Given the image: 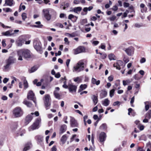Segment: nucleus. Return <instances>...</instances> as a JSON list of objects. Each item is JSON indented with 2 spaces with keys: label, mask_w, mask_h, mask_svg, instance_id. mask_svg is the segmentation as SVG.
Instances as JSON below:
<instances>
[{
  "label": "nucleus",
  "mask_w": 151,
  "mask_h": 151,
  "mask_svg": "<svg viewBox=\"0 0 151 151\" xmlns=\"http://www.w3.org/2000/svg\"><path fill=\"white\" fill-rule=\"evenodd\" d=\"M17 55L19 60H22L23 57L25 58H29L31 57L30 51L27 49L19 50L17 52Z\"/></svg>",
  "instance_id": "obj_1"
},
{
  "label": "nucleus",
  "mask_w": 151,
  "mask_h": 151,
  "mask_svg": "<svg viewBox=\"0 0 151 151\" xmlns=\"http://www.w3.org/2000/svg\"><path fill=\"white\" fill-rule=\"evenodd\" d=\"M84 60H79L73 67V72L79 73L84 70Z\"/></svg>",
  "instance_id": "obj_2"
},
{
  "label": "nucleus",
  "mask_w": 151,
  "mask_h": 151,
  "mask_svg": "<svg viewBox=\"0 0 151 151\" xmlns=\"http://www.w3.org/2000/svg\"><path fill=\"white\" fill-rule=\"evenodd\" d=\"M23 113V110L19 107L15 108L13 111V114L15 117H19L22 116Z\"/></svg>",
  "instance_id": "obj_3"
},
{
  "label": "nucleus",
  "mask_w": 151,
  "mask_h": 151,
  "mask_svg": "<svg viewBox=\"0 0 151 151\" xmlns=\"http://www.w3.org/2000/svg\"><path fill=\"white\" fill-rule=\"evenodd\" d=\"M41 119L40 118H37L33 124L29 128V131H31L35 130L38 128V126L40 123Z\"/></svg>",
  "instance_id": "obj_4"
},
{
  "label": "nucleus",
  "mask_w": 151,
  "mask_h": 151,
  "mask_svg": "<svg viewBox=\"0 0 151 151\" xmlns=\"http://www.w3.org/2000/svg\"><path fill=\"white\" fill-rule=\"evenodd\" d=\"M43 15L47 21H50L52 17L51 15L50 14L49 9H44L42 10Z\"/></svg>",
  "instance_id": "obj_5"
},
{
  "label": "nucleus",
  "mask_w": 151,
  "mask_h": 151,
  "mask_svg": "<svg viewBox=\"0 0 151 151\" xmlns=\"http://www.w3.org/2000/svg\"><path fill=\"white\" fill-rule=\"evenodd\" d=\"M41 45V43L39 41L36 40L34 41L33 46L40 53L42 52Z\"/></svg>",
  "instance_id": "obj_6"
},
{
  "label": "nucleus",
  "mask_w": 151,
  "mask_h": 151,
  "mask_svg": "<svg viewBox=\"0 0 151 151\" xmlns=\"http://www.w3.org/2000/svg\"><path fill=\"white\" fill-rule=\"evenodd\" d=\"M50 96L48 95H46L45 96L44 101L46 109H49L50 108Z\"/></svg>",
  "instance_id": "obj_7"
},
{
  "label": "nucleus",
  "mask_w": 151,
  "mask_h": 151,
  "mask_svg": "<svg viewBox=\"0 0 151 151\" xmlns=\"http://www.w3.org/2000/svg\"><path fill=\"white\" fill-rule=\"evenodd\" d=\"M73 51L74 52V54L75 55H77V54L85 52V49L84 47L79 46L76 48L74 49L73 50Z\"/></svg>",
  "instance_id": "obj_8"
},
{
  "label": "nucleus",
  "mask_w": 151,
  "mask_h": 151,
  "mask_svg": "<svg viewBox=\"0 0 151 151\" xmlns=\"http://www.w3.org/2000/svg\"><path fill=\"white\" fill-rule=\"evenodd\" d=\"M127 54L129 56H132L134 53V48L132 47H129L127 48L124 49Z\"/></svg>",
  "instance_id": "obj_9"
},
{
  "label": "nucleus",
  "mask_w": 151,
  "mask_h": 151,
  "mask_svg": "<svg viewBox=\"0 0 151 151\" xmlns=\"http://www.w3.org/2000/svg\"><path fill=\"white\" fill-rule=\"evenodd\" d=\"M77 86L71 84H68V89L70 92L73 93H76Z\"/></svg>",
  "instance_id": "obj_10"
},
{
  "label": "nucleus",
  "mask_w": 151,
  "mask_h": 151,
  "mask_svg": "<svg viewBox=\"0 0 151 151\" xmlns=\"http://www.w3.org/2000/svg\"><path fill=\"white\" fill-rule=\"evenodd\" d=\"M70 123L71 127H77L78 126V124L76 121L73 117H71L70 120Z\"/></svg>",
  "instance_id": "obj_11"
},
{
  "label": "nucleus",
  "mask_w": 151,
  "mask_h": 151,
  "mask_svg": "<svg viewBox=\"0 0 151 151\" xmlns=\"http://www.w3.org/2000/svg\"><path fill=\"white\" fill-rule=\"evenodd\" d=\"M34 94L32 91H29L27 94V98L28 99L33 100V101L35 103V102L34 100Z\"/></svg>",
  "instance_id": "obj_12"
},
{
  "label": "nucleus",
  "mask_w": 151,
  "mask_h": 151,
  "mask_svg": "<svg viewBox=\"0 0 151 151\" xmlns=\"http://www.w3.org/2000/svg\"><path fill=\"white\" fill-rule=\"evenodd\" d=\"M5 3L4 4V6H11L14 4V1L13 0H5Z\"/></svg>",
  "instance_id": "obj_13"
},
{
  "label": "nucleus",
  "mask_w": 151,
  "mask_h": 151,
  "mask_svg": "<svg viewBox=\"0 0 151 151\" xmlns=\"http://www.w3.org/2000/svg\"><path fill=\"white\" fill-rule=\"evenodd\" d=\"M106 135L105 133L103 132H101L99 136V139L101 142H103L106 139Z\"/></svg>",
  "instance_id": "obj_14"
},
{
  "label": "nucleus",
  "mask_w": 151,
  "mask_h": 151,
  "mask_svg": "<svg viewBox=\"0 0 151 151\" xmlns=\"http://www.w3.org/2000/svg\"><path fill=\"white\" fill-rule=\"evenodd\" d=\"M33 116H32L31 114H30L28 115L26 117L25 119V123L26 124H27L29 123L30 122L32 119Z\"/></svg>",
  "instance_id": "obj_15"
},
{
  "label": "nucleus",
  "mask_w": 151,
  "mask_h": 151,
  "mask_svg": "<svg viewBox=\"0 0 151 151\" xmlns=\"http://www.w3.org/2000/svg\"><path fill=\"white\" fill-rule=\"evenodd\" d=\"M24 42V40L22 38H20L16 42V44L18 46H21Z\"/></svg>",
  "instance_id": "obj_16"
},
{
  "label": "nucleus",
  "mask_w": 151,
  "mask_h": 151,
  "mask_svg": "<svg viewBox=\"0 0 151 151\" xmlns=\"http://www.w3.org/2000/svg\"><path fill=\"white\" fill-rule=\"evenodd\" d=\"M145 5L143 3L140 4V6L141 8V12L142 13L146 12L147 11V8L146 7H145Z\"/></svg>",
  "instance_id": "obj_17"
},
{
  "label": "nucleus",
  "mask_w": 151,
  "mask_h": 151,
  "mask_svg": "<svg viewBox=\"0 0 151 151\" xmlns=\"http://www.w3.org/2000/svg\"><path fill=\"white\" fill-rule=\"evenodd\" d=\"M67 138L66 135H63L60 139L61 143H60V144L62 145H63L66 142L67 140Z\"/></svg>",
  "instance_id": "obj_18"
},
{
  "label": "nucleus",
  "mask_w": 151,
  "mask_h": 151,
  "mask_svg": "<svg viewBox=\"0 0 151 151\" xmlns=\"http://www.w3.org/2000/svg\"><path fill=\"white\" fill-rule=\"evenodd\" d=\"M16 59L12 57H10L9 59L6 60V61L11 65L14 63Z\"/></svg>",
  "instance_id": "obj_19"
},
{
  "label": "nucleus",
  "mask_w": 151,
  "mask_h": 151,
  "mask_svg": "<svg viewBox=\"0 0 151 151\" xmlns=\"http://www.w3.org/2000/svg\"><path fill=\"white\" fill-rule=\"evenodd\" d=\"M100 80L97 81L94 78H93L91 79V83L93 84H96L98 86L100 84Z\"/></svg>",
  "instance_id": "obj_20"
},
{
  "label": "nucleus",
  "mask_w": 151,
  "mask_h": 151,
  "mask_svg": "<svg viewBox=\"0 0 151 151\" xmlns=\"http://www.w3.org/2000/svg\"><path fill=\"white\" fill-rule=\"evenodd\" d=\"M66 126L65 125H62L60 128V133L61 134L63 133L66 130Z\"/></svg>",
  "instance_id": "obj_21"
},
{
  "label": "nucleus",
  "mask_w": 151,
  "mask_h": 151,
  "mask_svg": "<svg viewBox=\"0 0 151 151\" xmlns=\"http://www.w3.org/2000/svg\"><path fill=\"white\" fill-rule=\"evenodd\" d=\"M35 23L37 25H33L32 27L37 28H41L43 26V25L41 24V22L40 21L37 22Z\"/></svg>",
  "instance_id": "obj_22"
},
{
  "label": "nucleus",
  "mask_w": 151,
  "mask_h": 151,
  "mask_svg": "<svg viewBox=\"0 0 151 151\" xmlns=\"http://www.w3.org/2000/svg\"><path fill=\"white\" fill-rule=\"evenodd\" d=\"M14 33H11L10 31H7L6 32H4L1 33V34L5 36H10L14 35Z\"/></svg>",
  "instance_id": "obj_23"
},
{
  "label": "nucleus",
  "mask_w": 151,
  "mask_h": 151,
  "mask_svg": "<svg viewBox=\"0 0 151 151\" xmlns=\"http://www.w3.org/2000/svg\"><path fill=\"white\" fill-rule=\"evenodd\" d=\"M107 94V92L105 90H102L101 91V93L100 94L101 97L102 98L105 97Z\"/></svg>",
  "instance_id": "obj_24"
},
{
  "label": "nucleus",
  "mask_w": 151,
  "mask_h": 151,
  "mask_svg": "<svg viewBox=\"0 0 151 151\" xmlns=\"http://www.w3.org/2000/svg\"><path fill=\"white\" fill-rule=\"evenodd\" d=\"M87 87V86L85 84H82L81 85L80 87V89L78 90V92H81L82 91L85 89Z\"/></svg>",
  "instance_id": "obj_25"
},
{
  "label": "nucleus",
  "mask_w": 151,
  "mask_h": 151,
  "mask_svg": "<svg viewBox=\"0 0 151 151\" xmlns=\"http://www.w3.org/2000/svg\"><path fill=\"white\" fill-rule=\"evenodd\" d=\"M109 101L108 99H106L104 101H102V104L105 106H107L109 105Z\"/></svg>",
  "instance_id": "obj_26"
},
{
  "label": "nucleus",
  "mask_w": 151,
  "mask_h": 151,
  "mask_svg": "<svg viewBox=\"0 0 151 151\" xmlns=\"http://www.w3.org/2000/svg\"><path fill=\"white\" fill-rule=\"evenodd\" d=\"M82 9V8L81 7H75L73 8V11L76 13H78V12H80Z\"/></svg>",
  "instance_id": "obj_27"
},
{
  "label": "nucleus",
  "mask_w": 151,
  "mask_h": 151,
  "mask_svg": "<svg viewBox=\"0 0 151 151\" xmlns=\"http://www.w3.org/2000/svg\"><path fill=\"white\" fill-rule=\"evenodd\" d=\"M109 59L111 60H116V57L114 55L112 54H110L109 55Z\"/></svg>",
  "instance_id": "obj_28"
},
{
  "label": "nucleus",
  "mask_w": 151,
  "mask_h": 151,
  "mask_svg": "<svg viewBox=\"0 0 151 151\" xmlns=\"http://www.w3.org/2000/svg\"><path fill=\"white\" fill-rule=\"evenodd\" d=\"M23 103L28 107H31L32 105V104L30 102L28 101L27 100H24L23 101Z\"/></svg>",
  "instance_id": "obj_29"
},
{
  "label": "nucleus",
  "mask_w": 151,
  "mask_h": 151,
  "mask_svg": "<svg viewBox=\"0 0 151 151\" xmlns=\"http://www.w3.org/2000/svg\"><path fill=\"white\" fill-rule=\"evenodd\" d=\"M107 128V125L105 123L103 124H102L100 127V129L103 130H104Z\"/></svg>",
  "instance_id": "obj_30"
},
{
  "label": "nucleus",
  "mask_w": 151,
  "mask_h": 151,
  "mask_svg": "<svg viewBox=\"0 0 151 151\" xmlns=\"http://www.w3.org/2000/svg\"><path fill=\"white\" fill-rule=\"evenodd\" d=\"M151 111L149 110L146 114L145 116V118L148 119H150L151 118Z\"/></svg>",
  "instance_id": "obj_31"
},
{
  "label": "nucleus",
  "mask_w": 151,
  "mask_h": 151,
  "mask_svg": "<svg viewBox=\"0 0 151 151\" xmlns=\"http://www.w3.org/2000/svg\"><path fill=\"white\" fill-rule=\"evenodd\" d=\"M37 69V68L35 66H33L29 70V72L30 73H32L36 71Z\"/></svg>",
  "instance_id": "obj_32"
},
{
  "label": "nucleus",
  "mask_w": 151,
  "mask_h": 151,
  "mask_svg": "<svg viewBox=\"0 0 151 151\" xmlns=\"http://www.w3.org/2000/svg\"><path fill=\"white\" fill-rule=\"evenodd\" d=\"M120 62H121V61H119L116 63L114 64L113 65L114 67H116L117 69L120 70V66L118 64Z\"/></svg>",
  "instance_id": "obj_33"
},
{
  "label": "nucleus",
  "mask_w": 151,
  "mask_h": 151,
  "mask_svg": "<svg viewBox=\"0 0 151 151\" xmlns=\"http://www.w3.org/2000/svg\"><path fill=\"white\" fill-rule=\"evenodd\" d=\"M23 84L24 89H26L28 87V84L26 80L25 79L24 80Z\"/></svg>",
  "instance_id": "obj_34"
},
{
  "label": "nucleus",
  "mask_w": 151,
  "mask_h": 151,
  "mask_svg": "<svg viewBox=\"0 0 151 151\" xmlns=\"http://www.w3.org/2000/svg\"><path fill=\"white\" fill-rule=\"evenodd\" d=\"M93 101L95 105H96L98 102V99L97 96L95 95L93 96Z\"/></svg>",
  "instance_id": "obj_35"
},
{
  "label": "nucleus",
  "mask_w": 151,
  "mask_h": 151,
  "mask_svg": "<svg viewBox=\"0 0 151 151\" xmlns=\"http://www.w3.org/2000/svg\"><path fill=\"white\" fill-rule=\"evenodd\" d=\"M114 91L115 89H112L109 92V96L111 97H112L114 96Z\"/></svg>",
  "instance_id": "obj_36"
},
{
  "label": "nucleus",
  "mask_w": 151,
  "mask_h": 151,
  "mask_svg": "<svg viewBox=\"0 0 151 151\" xmlns=\"http://www.w3.org/2000/svg\"><path fill=\"white\" fill-rule=\"evenodd\" d=\"M130 82L131 81L129 80H127L126 81L123 80V85L124 86H125Z\"/></svg>",
  "instance_id": "obj_37"
},
{
  "label": "nucleus",
  "mask_w": 151,
  "mask_h": 151,
  "mask_svg": "<svg viewBox=\"0 0 151 151\" xmlns=\"http://www.w3.org/2000/svg\"><path fill=\"white\" fill-rule=\"evenodd\" d=\"M10 64L9 63L7 62L6 61V64L4 66V68L5 69L7 70L9 68Z\"/></svg>",
  "instance_id": "obj_38"
},
{
  "label": "nucleus",
  "mask_w": 151,
  "mask_h": 151,
  "mask_svg": "<svg viewBox=\"0 0 151 151\" xmlns=\"http://www.w3.org/2000/svg\"><path fill=\"white\" fill-rule=\"evenodd\" d=\"M3 10L6 12H11L12 11V9L9 8H6L3 9Z\"/></svg>",
  "instance_id": "obj_39"
},
{
  "label": "nucleus",
  "mask_w": 151,
  "mask_h": 151,
  "mask_svg": "<svg viewBox=\"0 0 151 151\" xmlns=\"http://www.w3.org/2000/svg\"><path fill=\"white\" fill-rule=\"evenodd\" d=\"M54 94L55 97L57 99H59L60 98V96L59 94L56 92V91H55L54 92Z\"/></svg>",
  "instance_id": "obj_40"
},
{
  "label": "nucleus",
  "mask_w": 151,
  "mask_h": 151,
  "mask_svg": "<svg viewBox=\"0 0 151 151\" xmlns=\"http://www.w3.org/2000/svg\"><path fill=\"white\" fill-rule=\"evenodd\" d=\"M22 20L24 21L27 17L26 14L25 13H22Z\"/></svg>",
  "instance_id": "obj_41"
},
{
  "label": "nucleus",
  "mask_w": 151,
  "mask_h": 151,
  "mask_svg": "<svg viewBox=\"0 0 151 151\" xmlns=\"http://www.w3.org/2000/svg\"><path fill=\"white\" fill-rule=\"evenodd\" d=\"M65 35L68 37H73L75 36V35L73 33L70 34L68 33H66L65 34Z\"/></svg>",
  "instance_id": "obj_42"
},
{
  "label": "nucleus",
  "mask_w": 151,
  "mask_h": 151,
  "mask_svg": "<svg viewBox=\"0 0 151 151\" xmlns=\"http://www.w3.org/2000/svg\"><path fill=\"white\" fill-rule=\"evenodd\" d=\"M31 114L33 116V115H34L36 116H38L39 115V114L38 111H36L35 113L32 112Z\"/></svg>",
  "instance_id": "obj_43"
},
{
  "label": "nucleus",
  "mask_w": 151,
  "mask_h": 151,
  "mask_svg": "<svg viewBox=\"0 0 151 151\" xmlns=\"http://www.w3.org/2000/svg\"><path fill=\"white\" fill-rule=\"evenodd\" d=\"M137 127L139 128L140 130H143L144 129V126L141 125V124H139V125L138 126H137Z\"/></svg>",
  "instance_id": "obj_44"
},
{
  "label": "nucleus",
  "mask_w": 151,
  "mask_h": 151,
  "mask_svg": "<svg viewBox=\"0 0 151 151\" xmlns=\"http://www.w3.org/2000/svg\"><path fill=\"white\" fill-rule=\"evenodd\" d=\"M64 41L65 44L68 45L69 44L70 42L68 41V39L67 37L65 38Z\"/></svg>",
  "instance_id": "obj_45"
},
{
  "label": "nucleus",
  "mask_w": 151,
  "mask_h": 151,
  "mask_svg": "<svg viewBox=\"0 0 151 151\" xmlns=\"http://www.w3.org/2000/svg\"><path fill=\"white\" fill-rule=\"evenodd\" d=\"M31 144H30V145L26 146L24 148V150L25 151H26L29 149L31 147Z\"/></svg>",
  "instance_id": "obj_46"
},
{
  "label": "nucleus",
  "mask_w": 151,
  "mask_h": 151,
  "mask_svg": "<svg viewBox=\"0 0 151 151\" xmlns=\"http://www.w3.org/2000/svg\"><path fill=\"white\" fill-rule=\"evenodd\" d=\"M120 102L119 101H116L114 102L113 104V105L115 106L116 105L119 106L120 104Z\"/></svg>",
  "instance_id": "obj_47"
},
{
  "label": "nucleus",
  "mask_w": 151,
  "mask_h": 151,
  "mask_svg": "<svg viewBox=\"0 0 151 151\" xmlns=\"http://www.w3.org/2000/svg\"><path fill=\"white\" fill-rule=\"evenodd\" d=\"M2 45L5 47L6 46V40L5 39H3L2 41Z\"/></svg>",
  "instance_id": "obj_48"
},
{
  "label": "nucleus",
  "mask_w": 151,
  "mask_h": 151,
  "mask_svg": "<svg viewBox=\"0 0 151 151\" xmlns=\"http://www.w3.org/2000/svg\"><path fill=\"white\" fill-rule=\"evenodd\" d=\"M87 22V20L86 19H84L82 20L81 23L82 24H83Z\"/></svg>",
  "instance_id": "obj_49"
},
{
  "label": "nucleus",
  "mask_w": 151,
  "mask_h": 151,
  "mask_svg": "<svg viewBox=\"0 0 151 151\" xmlns=\"http://www.w3.org/2000/svg\"><path fill=\"white\" fill-rule=\"evenodd\" d=\"M123 5H124V7L126 8V7H129V4L128 3L125 2L124 3Z\"/></svg>",
  "instance_id": "obj_50"
},
{
  "label": "nucleus",
  "mask_w": 151,
  "mask_h": 151,
  "mask_svg": "<svg viewBox=\"0 0 151 151\" xmlns=\"http://www.w3.org/2000/svg\"><path fill=\"white\" fill-rule=\"evenodd\" d=\"M57 149L56 146H54L51 149V151H56Z\"/></svg>",
  "instance_id": "obj_51"
},
{
  "label": "nucleus",
  "mask_w": 151,
  "mask_h": 151,
  "mask_svg": "<svg viewBox=\"0 0 151 151\" xmlns=\"http://www.w3.org/2000/svg\"><path fill=\"white\" fill-rule=\"evenodd\" d=\"M134 27H137V28H139V27H142V25L140 24H138V23H136L134 24Z\"/></svg>",
  "instance_id": "obj_52"
},
{
  "label": "nucleus",
  "mask_w": 151,
  "mask_h": 151,
  "mask_svg": "<svg viewBox=\"0 0 151 151\" xmlns=\"http://www.w3.org/2000/svg\"><path fill=\"white\" fill-rule=\"evenodd\" d=\"M75 16L72 14H70L68 16V19H71L72 18H73Z\"/></svg>",
  "instance_id": "obj_53"
},
{
  "label": "nucleus",
  "mask_w": 151,
  "mask_h": 151,
  "mask_svg": "<svg viewBox=\"0 0 151 151\" xmlns=\"http://www.w3.org/2000/svg\"><path fill=\"white\" fill-rule=\"evenodd\" d=\"M134 96L132 98L131 101H130V103H131L132 106H133L132 104H133V102H134Z\"/></svg>",
  "instance_id": "obj_54"
},
{
  "label": "nucleus",
  "mask_w": 151,
  "mask_h": 151,
  "mask_svg": "<svg viewBox=\"0 0 151 151\" xmlns=\"http://www.w3.org/2000/svg\"><path fill=\"white\" fill-rule=\"evenodd\" d=\"M70 62V60L69 59H67L66 62V64L67 65V66L68 68L69 67V64Z\"/></svg>",
  "instance_id": "obj_55"
},
{
  "label": "nucleus",
  "mask_w": 151,
  "mask_h": 151,
  "mask_svg": "<svg viewBox=\"0 0 151 151\" xmlns=\"http://www.w3.org/2000/svg\"><path fill=\"white\" fill-rule=\"evenodd\" d=\"M133 78L135 79L136 80H138L140 79L138 76V75L137 74H135Z\"/></svg>",
  "instance_id": "obj_56"
},
{
  "label": "nucleus",
  "mask_w": 151,
  "mask_h": 151,
  "mask_svg": "<svg viewBox=\"0 0 151 151\" xmlns=\"http://www.w3.org/2000/svg\"><path fill=\"white\" fill-rule=\"evenodd\" d=\"M116 18V17L115 16H113L110 18V19L111 21H114Z\"/></svg>",
  "instance_id": "obj_57"
},
{
  "label": "nucleus",
  "mask_w": 151,
  "mask_h": 151,
  "mask_svg": "<svg viewBox=\"0 0 151 151\" xmlns=\"http://www.w3.org/2000/svg\"><path fill=\"white\" fill-rule=\"evenodd\" d=\"M55 77L57 78H59L60 77V75L59 73H57L55 74Z\"/></svg>",
  "instance_id": "obj_58"
},
{
  "label": "nucleus",
  "mask_w": 151,
  "mask_h": 151,
  "mask_svg": "<svg viewBox=\"0 0 151 151\" xmlns=\"http://www.w3.org/2000/svg\"><path fill=\"white\" fill-rule=\"evenodd\" d=\"M108 79L110 81H112L113 79V77L112 76H110L108 77Z\"/></svg>",
  "instance_id": "obj_59"
},
{
  "label": "nucleus",
  "mask_w": 151,
  "mask_h": 151,
  "mask_svg": "<svg viewBox=\"0 0 151 151\" xmlns=\"http://www.w3.org/2000/svg\"><path fill=\"white\" fill-rule=\"evenodd\" d=\"M99 43V42L98 41H95L93 42L92 44L94 45H97Z\"/></svg>",
  "instance_id": "obj_60"
},
{
  "label": "nucleus",
  "mask_w": 151,
  "mask_h": 151,
  "mask_svg": "<svg viewBox=\"0 0 151 151\" xmlns=\"http://www.w3.org/2000/svg\"><path fill=\"white\" fill-rule=\"evenodd\" d=\"M9 80V79L7 78H5L3 80V82L4 83H6Z\"/></svg>",
  "instance_id": "obj_61"
},
{
  "label": "nucleus",
  "mask_w": 151,
  "mask_h": 151,
  "mask_svg": "<svg viewBox=\"0 0 151 151\" xmlns=\"http://www.w3.org/2000/svg\"><path fill=\"white\" fill-rule=\"evenodd\" d=\"M123 60L124 62L126 63H128L129 61V60L128 58H124Z\"/></svg>",
  "instance_id": "obj_62"
},
{
  "label": "nucleus",
  "mask_w": 151,
  "mask_h": 151,
  "mask_svg": "<svg viewBox=\"0 0 151 151\" xmlns=\"http://www.w3.org/2000/svg\"><path fill=\"white\" fill-rule=\"evenodd\" d=\"M80 2L78 0H74L73 1V3L75 4H78L80 3Z\"/></svg>",
  "instance_id": "obj_63"
},
{
  "label": "nucleus",
  "mask_w": 151,
  "mask_h": 151,
  "mask_svg": "<svg viewBox=\"0 0 151 151\" xmlns=\"http://www.w3.org/2000/svg\"><path fill=\"white\" fill-rule=\"evenodd\" d=\"M147 145L148 148H149L150 149L151 148V143H148L147 144Z\"/></svg>",
  "instance_id": "obj_64"
}]
</instances>
